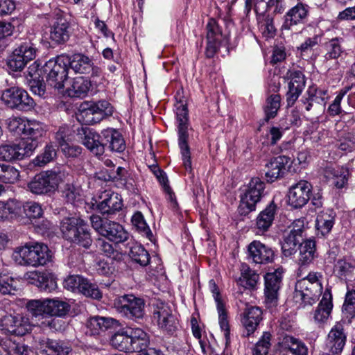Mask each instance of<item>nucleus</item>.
I'll list each match as a JSON object with an SVG mask.
<instances>
[{
	"label": "nucleus",
	"mask_w": 355,
	"mask_h": 355,
	"mask_svg": "<svg viewBox=\"0 0 355 355\" xmlns=\"http://www.w3.org/2000/svg\"><path fill=\"white\" fill-rule=\"evenodd\" d=\"M271 334L263 332L260 340L257 343L253 349V355H267L270 347Z\"/></svg>",
	"instance_id": "13d9d810"
},
{
	"label": "nucleus",
	"mask_w": 355,
	"mask_h": 355,
	"mask_svg": "<svg viewBox=\"0 0 355 355\" xmlns=\"http://www.w3.org/2000/svg\"><path fill=\"white\" fill-rule=\"evenodd\" d=\"M343 40L340 37H335L324 43L326 60H332L338 58L344 51L342 46Z\"/></svg>",
	"instance_id": "c03bdc74"
},
{
	"label": "nucleus",
	"mask_w": 355,
	"mask_h": 355,
	"mask_svg": "<svg viewBox=\"0 0 355 355\" xmlns=\"http://www.w3.org/2000/svg\"><path fill=\"white\" fill-rule=\"evenodd\" d=\"M56 155L57 151L55 146L52 144H46L42 153L33 159V164L36 166H42L53 161L56 157Z\"/></svg>",
	"instance_id": "8fccbe9b"
},
{
	"label": "nucleus",
	"mask_w": 355,
	"mask_h": 355,
	"mask_svg": "<svg viewBox=\"0 0 355 355\" xmlns=\"http://www.w3.org/2000/svg\"><path fill=\"white\" fill-rule=\"evenodd\" d=\"M29 218H40L43 215L42 206L36 202H24V213Z\"/></svg>",
	"instance_id": "e2e57ef3"
},
{
	"label": "nucleus",
	"mask_w": 355,
	"mask_h": 355,
	"mask_svg": "<svg viewBox=\"0 0 355 355\" xmlns=\"http://www.w3.org/2000/svg\"><path fill=\"white\" fill-rule=\"evenodd\" d=\"M265 183L259 178H252L248 183L241 200L238 211L240 215L246 216L256 209V205L264 196Z\"/></svg>",
	"instance_id": "6e6552de"
},
{
	"label": "nucleus",
	"mask_w": 355,
	"mask_h": 355,
	"mask_svg": "<svg viewBox=\"0 0 355 355\" xmlns=\"http://www.w3.org/2000/svg\"><path fill=\"white\" fill-rule=\"evenodd\" d=\"M207 44L205 55L207 58H211L219 49L223 35L220 28L214 19H209L207 25Z\"/></svg>",
	"instance_id": "412c9836"
},
{
	"label": "nucleus",
	"mask_w": 355,
	"mask_h": 355,
	"mask_svg": "<svg viewBox=\"0 0 355 355\" xmlns=\"http://www.w3.org/2000/svg\"><path fill=\"white\" fill-rule=\"evenodd\" d=\"M327 92L315 86L309 87L300 101L307 112L322 107L325 104Z\"/></svg>",
	"instance_id": "5701e85b"
},
{
	"label": "nucleus",
	"mask_w": 355,
	"mask_h": 355,
	"mask_svg": "<svg viewBox=\"0 0 355 355\" xmlns=\"http://www.w3.org/2000/svg\"><path fill=\"white\" fill-rule=\"evenodd\" d=\"M217 310L218 313L219 324L223 331H224V335L227 338L230 334L229 323L227 320V315L224 308L223 302H218Z\"/></svg>",
	"instance_id": "774afa93"
},
{
	"label": "nucleus",
	"mask_w": 355,
	"mask_h": 355,
	"mask_svg": "<svg viewBox=\"0 0 355 355\" xmlns=\"http://www.w3.org/2000/svg\"><path fill=\"white\" fill-rule=\"evenodd\" d=\"M67 60V55H60L56 59H51L46 62L44 67V71L46 74L48 86L57 89L64 87V83L67 78L69 70Z\"/></svg>",
	"instance_id": "1a4fd4ad"
},
{
	"label": "nucleus",
	"mask_w": 355,
	"mask_h": 355,
	"mask_svg": "<svg viewBox=\"0 0 355 355\" xmlns=\"http://www.w3.org/2000/svg\"><path fill=\"white\" fill-rule=\"evenodd\" d=\"M322 174L327 180L331 182V184L341 189L347 182L349 171L343 166H334L333 164L327 163L322 168Z\"/></svg>",
	"instance_id": "aec40b11"
},
{
	"label": "nucleus",
	"mask_w": 355,
	"mask_h": 355,
	"mask_svg": "<svg viewBox=\"0 0 355 355\" xmlns=\"http://www.w3.org/2000/svg\"><path fill=\"white\" fill-rule=\"evenodd\" d=\"M259 280V275L252 270L247 264H242L241 277L237 279V284L245 288L254 289Z\"/></svg>",
	"instance_id": "c9c22d12"
},
{
	"label": "nucleus",
	"mask_w": 355,
	"mask_h": 355,
	"mask_svg": "<svg viewBox=\"0 0 355 355\" xmlns=\"http://www.w3.org/2000/svg\"><path fill=\"white\" fill-rule=\"evenodd\" d=\"M60 230L65 239L85 248H89L92 243L89 229L80 217L64 218L61 222Z\"/></svg>",
	"instance_id": "f03ea898"
},
{
	"label": "nucleus",
	"mask_w": 355,
	"mask_h": 355,
	"mask_svg": "<svg viewBox=\"0 0 355 355\" xmlns=\"http://www.w3.org/2000/svg\"><path fill=\"white\" fill-rule=\"evenodd\" d=\"M101 198L103 200L97 205V209L102 214H114L123 207L122 199L118 193L105 191Z\"/></svg>",
	"instance_id": "a878e982"
},
{
	"label": "nucleus",
	"mask_w": 355,
	"mask_h": 355,
	"mask_svg": "<svg viewBox=\"0 0 355 355\" xmlns=\"http://www.w3.org/2000/svg\"><path fill=\"white\" fill-rule=\"evenodd\" d=\"M69 22L64 17H58L51 28L50 39L56 44H63L69 39Z\"/></svg>",
	"instance_id": "c756f323"
},
{
	"label": "nucleus",
	"mask_w": 355,
	"mask_h": 355,
	"mask_svg": "<svg viewBox=\"0 0 355 355\" xmlns=\"http://www.w3.org/2000/svg\"><path fill=\"white\" fill-rule=\"evenodd\" d=\"M112 114V107L107 101H85L80 104L76 118L82 123L92 125L100 122L104 116Z\"/></svg>",
	"instance_id": "423d86ee"
},
{
	"label": "nucleus",
	"mask_w": 355,
	"mask_h": 355,
	"mask_svg": "<svg viewBox=\"0 0 355 355\" xmlns=\"http://www.w3.org/2000/svg\"><path fill=\"white\" fill-rule=\"evenodd\" d=\"M248 257L257 264H268L275 257L274 250L259 241H253L248 246Z\"/></svg>",
	"instance_id": "dca6fc26"
},
{
	"label": "nucleus",
	"mask_w": 355,
	"mask_h": 355,
	"mask_svg": "<svg viewBox=\"0 0 355 355\" xmlns=\"http://www.w3.org/2000/svg\"><path fill=\"white\" fill-rule=\"evenodd\" d=\"M322 273L309 272L306 277L296 282L294 297L302 300L305 305L315 303L322 294Z\"/></svg>",
	"instance_id": "20e7f679"
},
{
	"label": "nucleus",
	"mask_w": 355,
	"mask_h": 355,
	"mask_svg": "<svg viewBox=\"0 0 355 355\" xmlns=\"http://www.w3.org/2000/svg\"><path fill=\"white\" fill-rule=\"evenodd\" d=\"M27 120L24 117L12 116L7 120L8 129L15 135H24Z\"/></svg>",
	"instance_id": "6e6d98bb"
},
{
	"label": "nucleus",
	"mask_w": 355,
	"mask_h": 355,
	"mask_svg": "<svg viewBox=\"0 0 355 355\" xmlns=\"http://www.w3.org/2000/svg\"><path fill=\"white\" fill-rule=\"evenodd\" d=\"M0 172V181L6 184H13L17 181L19 172L14 166L7 164H1Z\"/></svg>",
	"instance_id": "5fc2aeb1"
},
{
	"label": "nucleus",
	"mask_w": 355,
	"mask_h": 355,
	"mask_svg": "<svg viewBox=\"0 0 355 355\" xmlns=\"http://www.w3.org/2000/svg\"><path fill=\"white\" fill-rule=\"evenodd\" d=\"M20 157L22 159L25 156H29L38 146V141L26 138L17 144Z\"/></svg>",
	"instance_id": "680f3d73"
},
{
	"label": "nucleus",
	"mask_w": 355,
	"mask_h": 355,
	"mask_svg": "<svg viewBox=\"0 0 355 355\" xmlns=\"http://www.w3.org/2000/svg\"><path fill=\"white\" fill-rule=\"evenodd\" d=\"M290 162V158L280 155L270 159L265 165V176L268 182H272L282 178L286 172V166Z\"/></svg>",
	"instance_id": "6ab92c4d"
},
{
	"label": "nucleus",
	"mask_w": 355,
	"mask_h": 355,
	"mask_svg": "<svg viewBox=\"0 0 355 355\" xmlns=\"http://www.w3.org/2000/svg\"><path fill=\"white\" fill-rule=\"evenodd\" d=\"M96 247L105 256L112 260L119 261L121 259L122 254L116 250L112 244L103 239L96 241Z\"/></svg>",
	"instance_id": "603ef678"
},
{
	"label": "nucleus",
	"mask_w": 355,
	"mask_h": 355,
	"mask_svg": "<svg viewBox=\"0 0 355 355\" xmlns=\"http://www.w3.org/2000/svg\"><path fill=\"white\" fill-rule=\"evenodd\" d=\"M83 144L96 155H102L107 148L113 152H123L125 148L121 134L114 128L103 130L101 134L92 129L82 128Z\"/></svg>",
	"instance_id": "f257e3e1"
},
{
	"label": "nucleus",
	"mask_w": 355,
	"mask_h": 355,
	"mask_svg": "<svg viewBox=\"0 0 355 355\" xmlns=\"http://www.w3.org/2000/svg\"><path fill=\"white\" fill-rule=\"evenodd\" d=\"M85 277L80 275H70L64 282V287L72 292L80 293Z\"/></svg>",
	"instance_id": "052dcab7"
},
{
	"label": "nucleus",
	"mask_w": 355,
	"mask_h": 355,
	"mask_svg": "<svg viewBox=\"0 0 355 355\" xmlns=\"http://www.w3.org/2000/svg\"><path fill=\"white\" fill-rule=\"evenodd\" d=\"M19 281L10 275L0 274V293L3 295H15L19 289Z\"/></svg>",
	"instance_id": "a18cd8bd"
},
{
	"label": "nucleus",
	"mask_w": 355,
	"mask_h": 355,
	"mask_svg": "<svg viewBox=\"0 0 355 355\" xmlns=\"http://www.w3.org/2000/svg\"><path fill=\"white\" fill-rule=\"evenodd\" d=\"M114 322L112 318L94 316L88 320L87 326L91 334L95 335L112 328Z\"/></svg>",
	"instance_id": "a19ab883"
},
{
	"label": "nucleus",
	"mask_w": 355,
	"mask_h": 355,
	"mask_svg": "<svg viewBox=\"0 0 355 355\" xmlns=\"http://www.w3.org/2000/svg\"><path fill=\"white\" fill-rule=\"evenodd\" d=\"M153 319L161 329L168 333H173L177 329V322L171 310L162 303L154 310Z\"/></svg>",
	"instance_id": "4be33fe9"
},
{
	"label": "nucleus",
	"mask_w": 355,
	"mask_h": 355,
	"mask_svg": "<svg viewBox=\"0 0 355 355\" xmlns=\"http://www.w3.org/2000/svg\"><path fill=\"white\" fill-rule=\"evenodd\" d=\"M67 62L69 67L76 73L89 74L92 77L101 75V69L95 65L92 59L83 53H75L67 55Z\"/></svg>",
	"instance_id": "4468645a"
},
{
	"label": "nucleus",
	"mask_w": 355,
	"mask_h": 355,
	"mask_svg": "<svg viewBox=\"0 0 355 355\" xmlns=\"http://www.w3.org/2000/svg\"><path fill=\"white\" fill-rule=\"evenodd\" d=\"M347 334L345 331L343 324L336 322L331 328L328 334L327 346L329 353L323 355H338L340 354L346 344Z\"/></svg>",
	"instance_id": "a211bd4d"
},
{
	"label": "nucleus",
	"mask_w": 355,
	"mask_h": 355,
	"mask_svg": "<svg viewBox=\"0 0 355 355\" xmlns=\"http://www.w3.org/2000/svg\"><path fill=\"white\" fill-rule=\"evenodd\" d=\"M39 286L46 291H51L56 288V282L53 275L49 272H42L37 276Z\"/></svg>",
	"instance_id": "0e129e2a"
},
{
	"label": "nucleus",
	"mask_w": 355,
	"mask_h": 355,
	"mask_svg": "<svg viewBox=\"0 0 355 355\" xmlns=\"http://www.w3.org/2000/svg\"><path fill=\"white\" fill-rule=\"evenodd\" d=\"M46 125L36 120H27L24 136L33 141H38L46 133Z\"/></svg>",
	"instance_id": "58836bf2"
},
{
	"label": "nucleus",
	"mask_w": 355,
	"mask_h": 355,
	"mask_svg": "<svg viewBox=\"0 0 355 355\" xmlns=\"http://www.w3.org/2000/svg\"><path fill=\"white\" fill-rule=\"evenodd\" d=\"M20 322L12 315H5L1 320L3 329L14 334H19L18 331Z\"/></svg>",
	"instance_id": "69168bd1"
},
{
	"label": "nucleus",
	"mask_w": 355,
	"mask_h": 355,
	"mask_svg": "<svg viewBox=\"0 0 355 355\" xmlns=\"http://www.w3.org/2000/svg\"><path fill=\"white\" fill-rule=\"evenodd\" d=\"M24 202L10 199L6 202H0V218H7L8 214L21 216L24 213Z\"/></svg>",
	"instance_id": "79ce46f5"
},
{
	"label": "nucleus",
	"mask_w": 355,
	"mask_h": 355,
	"mask_svg": "<svg viewBox=\"0 0 355 355\" xmlns=\"http://www.w3.org/2000/svg\"><path fill=\"white\" fill-rule=\"evenodd\" d=\"M80 293L95 300H100L102 297V293L98 286L86 278L84 279Z\"/></svg>",
	"instance_id": "bf43d9fd"
},
{
	"label": "nucleus",
	"mask_w": 355,
	"mask_h": 355,
	"mask_svg": "<svg viewBox=\"0 0 355 355\" xmlns=\"http://www.w3.org/2000/svg\"><path fill=\"white\" fill-rule=\"evenodd\" d=\"M262 310L254 306H247L241 315L242 325L247 331V336L254 332L262 320Z\"/></svg>",
	"instance_id": "b1692460"
},
{
	"label": "nucleus",
	"mask_w": 355,
	"mask_h": 355,
	"mask_svg": "<svg viewBox=\"0 0 355 355\" xmlns=\"http://www.w3.org/2000/svg\"><path fill=\"white\" fill-rule=\"evenodd\" d=\"M28 187L32 193L40 195L51 193L56 189L55 183L49 171L36 175L28 183Z\"/></svg>",
	"instance_id": "393cba45"
},
{
	"label": "nucleus",
	"mask_w": 355,
	"mask_h": 355,
	"mask_svg": "<svg viewBox=\"0 0 355 355\" xmlns=\"http://www.w3.org/2000/svg\"><path fill=\"white\" fill-rule=\"evenodd\" d=\"M287 76L290 79L286 92V102L289 107L293 106L304 90L306 85L305 76L302 71H288Z\"/></svg>",
	"instance_id": "f3484780"
},
{
	"label": "nucleus",
	"mask_w": 355,
	"mask_h": 355,
	"mask_svg": "<svg viewBox=\"0 0 355 355\" xmlns=\"http://www.w3.org/2000/svg\"><path fill=\"white\" fill-rule=\"evenodd\" d=\"M46 299L45 300H31L27 303L28 311L35 317L47 315L46 310Z\"/></svg>",
	"instance_id": "4d7b16f0"
},
{
	"label": "nucleus",
	"mask_w": 355,
	"mask_h": 355,
	"mask_svg": "<svg viewBox=\"0 0 355 355\" xmlns=\"http://www.w3.org/2000/svg\"><path fill=\"white\" fill-rule=\"evenodd\" d=\"M282 347L292 355H308L309 353L306 345L293 336H285L282 341Z\"/></svg>",
	"instance_id": "473e14b6"
},
{
	"label": "nucleus",
	"mask_w": 355,
	"mask_h": 355,
	"mask_svg": "<svg viewBox=\"0 0 355 355\" xmlns=\"http://www.w3.org/2000/svg\"><path fill=\"white\" fill-rule=\"evenodd\" d=\"M62 194L69 202L73 203L80 196V189L75 187L72 182H67L62 188Z\"/></svg>",
	"instance_id": "338daca9"
},
{
	"label": "nucleus",
	"mask_w": 355,
	"mask_h": 355,
	"mask_svg": "<svg viewBox=\"0 0 355 355\" xmlns=\"http://www.w3.org/2000/svg\"><path fill=\"white\" fill-rule=\"evenodd\" d=\"M38 345L40 352L46 355H67L71 351L68 343L48 338L39 339Z\"/></svg>",
	"instance_id": "bb28decb"
},
{
	"label": "nucleus",
	"mask_w": 355,
	"mask_h": 355,
	"mask_svg": "<svg viewBox=\"0 0 355 355\" xmlns=\"http://www.w3.org/2000/svg\"><path fill=\"white\" fill-rule=\"evenodd\" d=\"M299 264L307 265L313 260L315 253V245L313 240L304 241L298 247Z\"/></svg>",
	"instance_id": "ea45409f"
},
{
	"label": "nucleus",
	"mask_w": 355,
	"mask_h": 355,
	"mask_svg": "<svg viewBox=\"0 0 355 355\" xmlns=\"http://www.w3.org/2000/svg\"><path fill=\"white\" fill-rule=\"evenodd\" d=\"M14 259L20 265L44 266L51 261V251L46 245L41 243H28L18 248L13 254Z\"/></svg>",
	"instance_id": "7ed1b4c3"
},
{
	"label": "nucleus",
	"mask_w": 355,
	"mask_h": 355,
	"mask_svg": "<svg viewBox=\"0 0 355 355\" xmlns=\"http://www.w3.org/2000/svg\"><path fill=\"white\" fill-rule=\"evenodd\" d=\"M283 272V268H278L274 272L266 273L264 277L265 304L268 308H273L278 304L279 291L282 284Z\"/></svg>",
	"instance_id": "ddd939ff"
},
{
	"label": "nucleus",
	"mask_w": 355,
	"mask_h": 355,
	"mask_svg": "<svg viewBox=\"0 0 355 355\" xmlns=\"http://www.w3.org/2000/svg\"><path fill=\"white\" fill-rule=\"evenodd\" d=\"M114 348L125 352H132L130 328L115 333L110 339Z\"/></svg>",
	"instance_id": "e433bc0d"
},
{
	"label": "nucleus",
	"mask_w": 355,
	"mask_h": 355,
	"mask_svg": "<svg viewBox=\"0 0 355 355\" xmlns=\"http://www.w3.org/2000/svg\"><path fill=\"white\" fill-rule=\"evenodd\" d=\"M281 98L278 94L270 95L266 100L264 107V121L268 122L270 119L276 116L280 107Z\"/></svg>",
	"instance_id": "49530a36"
},
{
	"label": "nucleus",
	"mask_w": 355,
	"mask_h": 355,
	"mask_svg": "<svg viewBox=\"0 0 355 355\" xmlns=\"http://www.w3.org/2000/svg\"><path fill=\"white\" fill-rule=\"evenodd\" d=\"M335 220V213L331 209L320 212L316 218V228L318 234L325 236L331 230Z\"/></svg>",
	"instance_id": "f704fd0d"
},
{
	"label": "nucleus",
	"mask_w": 355,
	"mask_h": 355,
	"mask_svg": "<svg viewBox=\"0 0 355 355\" xmlns=\"http://www.w3.org/2000/svg\"><path fill=\"white\" fill-rule=\"evenodd\" d=\"M90 222L92 227L101 236L115 244L122 243L129 238V234L119 223L104 220L98 215H92Z\"/></svg>",
	"instance_id": "0eeeda50"
},
{
	"label": "nucleus",
	"mask_w": 355,
	"mask_h": 355,
	"mask_svg": "<svg viewBox=\"0 0 355 355\" xmlns=\"http://www.w3.org/2000/svg\"><path fill=\"white\" fill-rule=\"evenodd\" d=\"M37 54V49L31 41L21 42L10 56L8 65L15 71L22 70L26 64L33 60Z\"/></svg>",
	"instance_id": "f8f14e48"
},
{
	"label": "nucleus",
	"mask_w": 355,
	"mask_h": 355,
	"mask_svg": "<svg viewBox=\"0 0 355 355\" xmlns=\"http://www.w3.org/2000/svg\"><path fill=\"white\" fill-rule=\"evenodd\" d=\"M116 311L128 319H142L145 315V302L133 295H124L114 302Z\"/></svg>",
	"instance_id": "9d476101"
},
{
	"label": "nucleus",
	"mask_w": 355,
	"mask_h": 355,
	"mask_svg": "<svg viewBox=\"0 0 355 355\" xmlns=\"http://www.w3.org/2000/svg\"><path fill=\"white\" fill-rule=\"evenodd\" d=\"M312 185L306 180H300L291 186L288 193V205L295 209L302 208L311 199Z\"/></svg>",
	"instance_id": "2eb2a0df"
},
{
	"label": "nucleus",
	"mask_w": 355,
	"mask_h": 355,
	"mask_svg": "<svg viewBox=\"0 0 355 355\" xmlns=\"http://www.w3.org/2000/svg\"><path fill=\"white\" fill-rule=\"evenodd\" d=\"M132 223L139 232L146 236L150 241H153V234L140 211L136 212L132 216Z\"/></svg>",
	"instance_id": "3c124183"
},
{
	"label": "nucleus",
	"mask_w": 355,
	"mask_h": 355,
	"mask_svg": "<svg viewBox=\"0 0 355 355\" xmlns=\"http://www.w3.org/2000/svg\"><path fill=\"white\" fill-rule=\"evenodd\" d=\"M178 130V144L181 150L183 165L186 171L192 173L191 153L188 145L189 111L186 104L180 101L175 104Z\"/></svg>",
	"instance_id": "39448f33"
},
{
	"label": "nucleus",
	"mask_w": 355,
	"mask_h": 355,
	"mask_svg": "<svg viewBox=\"0 0 355 355\" xmlns=\"http://www.w3.org/2000/svg\"><path fill=\"white\" fill-rule=\"evenodd\" d=\"M304 241V236L291 232H286L282 243V250L284 256L289 257L297 252L299 246Z\"/></svg>",
	"instance_id": "4c0bfd02"
},
{
	"label": "nucleus",
	"mask_w": 355,
	"mask_h": 355,
	"mask_svg": "<svg viewBox=\"0 0 355 355\" xmlns=\"http://www.w3.org/2000/svg\"><path fill=\"white\" fill-rule=\"evenodd\" d=\"M129 255L133 261L141 266H146L150 262L149 253L141 245L136 244L132 246Z\"/></svg>",
	"instance_id": "de8ad7c7"
},
{
	"label": "nucleus",
	"mask_w": 355,
	"mask_h": 355,
	"mask_svg": "<svg viewBox=\"0 0 355 355\" xmlns=\"http://www.w3.org/2000/svg\"><path fill=\"white\" fill-rule=\"evenodd\" d=\"M307 15L308 9L306 6L302 3H298L285 15L282 28L290 30L293 26L303 23Z\"/></svg>",
	"instance_id": "c85d7f7f"
},
{
	"label": "nucleus",
	"mask_w": 355,
	"mask_h": 355,
	"mask_svg": "<svg viewBox=\"0 0 355 355\" xmlns=\"http://www.w3.org/2000/svg\"><path fill=\"white\" fill-rule=\"evenodd\" d=\"M0 159L8 162L21 159L17 144L0 146Z\"/></svg>",
	"instance_id": "864d4df0"
},
{
	"label": "nucleus",
	"mask_w": 355,
	"mask_h": 355,
	"mask_svg": "<svg viewBox=\"0 0 355 355\" xmlns=\"http://www.w3.org/2000/svg\"><path fill=\"white\" fill-rule=\"evenodd\" d=\"M47 315L63 317L70 311V305L58 299H46Z\"/></svg>",
	"instance_id": "37998d69"
},
{
	"label": "nucleus",
	"mask_w": 355,
	"mask_h": 355,
	"mask_svg": "<svg viewBox=\"0 0 355 355\" xmlns=\"http://www.w3.org/2000/svg\"><path fill=\"white\" fill-rule=\"evenodd\" d=\"M333 308L332 295L331 291L327 288L323 293L322 298L314 313V320L318 323H323L330 316Z\"/></svg>",
	"instance_id": "7c9ffc66"
},
{
	"label": "nucleus",
	"mask_w": 355,
	"mask_h": 355,
	"mask_svg": "<svg viewBox=\"0 0 355 355\" xmlns=\"http://www.w3.org/2000/svg\"><path fill=\"white\" fill-rule=\"evenodd\" d=\"M132 352H138L140 354L148 349L150 337L141 328H130Z\"/></svg>",
	"instance_id": "2f4dec72"
},
{
	"label": "nucleus",
	"mask_w": 355,
	"mask_h": 355,
	"mask_svg": "<svg viewBox=\"0 0 355 355\" xmlns=\"http://www.w3.org/2000/svg\"><path fill=\"white\" fill-rule=\"evenodd\" d=\"M90 87L91 82L87 78L76 77L67 89V94L71 98H83L87 94Z\"/></svg>",
	"instance_id": "72a5a7b5"
},
{
	"label": "nucleus",
	"mask_w": 355,
	"mask_h": 355,
	"mask_svg": "<svg viewBox=\"0 0 355 355\" xmlns=\"http://www.w3.org/2000/svg\"><path fill=\"white\" fill-rule=\"evenodd\" d=\"M276 212L277 205L272 201L259 214L255 224L257 234H262L269 230L273 223Z\"/></svg>",
	"instance_id": "cd10ccee"
},
{
	"label": "nucleus",
	"mask_w": 355,
	"mask_h": 355,
	"mask_svg": "<svg viewBox=\"0 0 355 355\" xmlns=\"http://www.w3.org/2000/svg\"><path fill=\"white\" fill-rule=\"evenodd\" d=\"M51 178L53 179L55 183V189L60 183H67L73 182L71 169L69 166H62L52 171H49Z\"/></svg>",
	"instance_id": "09e8293b"
},
{
	"label": "nucleus",
	"mask_w": 355,
	"mask_h": 355,
	"mask_svg": "<svg viewBox=\"0 0 355 355\" xmlns=\"http://www.w3.org/2000/svg\"><path fill=\"white\" fill-rule=\"evenodd\" d=\"M1 100L12 109L28 111L35 106L33 99L26 91L18 87H12L3 92Z\"/></svg>",
	"instance_id": "9b49d317"
}]
</instances>
